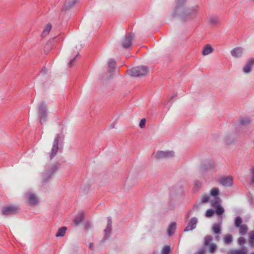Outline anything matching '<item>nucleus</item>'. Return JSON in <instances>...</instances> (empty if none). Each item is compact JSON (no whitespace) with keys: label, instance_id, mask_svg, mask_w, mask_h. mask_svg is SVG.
<instances>
[{"label":"nucleus","instance_id":"nucleus-23","mask_svg":"<svg viewBox=\"0 0 254 254\" xmlns=\"http://www.w3.org/2000/svg\"><path fill=\"white\" fill-rule=\"evenodd\" d=\"M116 62L113 59H111L108 61V68L110 72H112L115 68Z\"/></svg>","mask_w":254,"mask_h":254},{"label":"nucleus","instance_id":"nucleus-31","mask_svg":"<svg viewBox=\"0 0 254 254\" xmlns=\"http://www.w3.org/2000/svg\"><path fill=\"white\" fill-rule=\"evenodd\" d=\"M224 241L225 244H229L233 241V237L231 235L228 234L225 236Z\"/></svg>","mask_w":254,"mask_h":254},{"label":"nucleus","instance_id":"nucleus-18","mask_svg":"<svg viewBox=\"0 0 254 254\" xmlns=\"http://www.w3.org/2000/svg\"><path fill=\"white\" fill-rule=\"evenodd\" d=\"M248 249L245 246H242L239 250H232L229 251L228 254H247Z\"/></svg>","mask_w":254,"mask_h":254},{"label":"nucleus","instance_id":"nucleus-45","mask_svg":"<svg viewBox=\"0 0 254 254\" xmlns=\"http://www.w3.org/2000/svg\"><path fill=\"white\" fill-rule=\"evenodd\" d=\"M85 227L86 229H89L90 228H91V225L90 223L87 222L86 223Z\"/></svg>","mask_w":254,"mask_h":254},{"label":"nucleus","instance_id":"nucleus-51","mask_svg":"<svg viewBox=\"0 0 254 254\" xmlns=\"http://www.w3.org/2000/svg\"><path fill=\"white\" fill-rule=\"evenodd\" d=\"M190 211L187 214V218H188L190 216Z\"/></svg>","mask_w":254,"mask_h":254},{"label":"nucleus","instance_id":"nucleus-38","mask_svg":"<svg viewBox=\"0 0 254 254\" xmlns=\"http://www.w3.org/2000/svg\"><path fill=\"white\" fill-rule=\"evenodd\" d=\"M209 201V196L206 195H203L201 196V203H204L208 202Z\"/></svg>","mask_w":254,"mask_h":254},{"label":"nucleus","instance_id":"nucleus-43","mask_svg":"<svg viewBox=\"0 0 254 254\" xmlns=\"http://www.w3.org/2000/svg\"><path fill=\"white\" fill-rule=\"evenodd\" d=\"M194 186L197 188H199L201 186V183L199 181L196 180L194 182Z\"/></svg>","mask_w":254,"mask_h":254},{"label":"nucleus","instance_id":"nucleus-47","mask_svg":"<svg viewBox=\"0 0 254 254\" xmlns=\"http://www.w3.org/2000/svg\"><path fill=\"white\" fill-rule=\"evenodd\" d=\"M41 72L42 74H46L47 72V70L46 68H44L42 69Z\"/></svg>","mask_w":254,"mask_h":254},{"label":"nucleus","instance_id":"nucleus-24","mask_svg":"<svg viewBox=\"0 0 254 254\" xmlns=\"http://www.w3.org/2000/svg\"><path fill=\"white\" fill-rule=\"evenodd\" d=\"M51 28H52V25L51 24L49 23V24H47V25L46 26V27H45V28L43 30V31L41 34V36L42 37H44L46 36L49 34L50 30H51Z\"/></svg>","mask_w":254,"mask_h":254},{"label":"nucleus","instance_id":"nucleus-15","mask_svg":"<svg viewBox=\"0 0 254 254\" xmlns=\"http://www.w3.org/2000/svg\"><path fill=\"white\" fill-rule=\"evenodd\" d=\"M112 221L111 217H108L107 218V225L106 228L104 230L105 236L104 239H107L109 237V235L111 232L112 230Z\"/></svg>","mask_w":254,"mask_h":254},{"label":"nucleus","instance_id":"nucleus-17","mask_svg":"<svg viewBox=\"0 0 254 254\" xmlns=\"http://www.w3.org/2000/svg\"><path fill=\"white\" fill-rule=\"evenodd\" d=\"M236 139V135L233 133L227 134L225 136L224 141L228 145L234 143Z\"/></svg>","mask_w":254,"mask_h":254},{"label":"nucleus","instance_id":"nucleus-32","mask_svg":"<svg viewBox=\"0 0 254 254\" xmlns=\"http://www.w3.org/2000/svg\"><path fill=\"white\" fill-rule=\"evenodd\" d=\"M209 249L208 252L210 253H214L217 249V245L214 243H210L208 244Z\"/></svg>","mask_w":254,"mask_h":254},{"label":"nucleus","instance_id":"nucleus-33","mask_svg":"<svg viewBox=\"0 0 254 254\" xmlns=\"http://www.w3.org/2000/svg\"><path fill=\"white\" fill-rule=\"evenodd\" d=\"M219 193V190L218 188H213L210 191V194L214 196L215 200H216V197H218V195Z\"/></svg>","mask_w":254,"mask_h":254},{"label":"nucleus","instance_id":"nucleus-4","mask_svg":"<svg viewBox=\"0 0 254 254\" xmlns=\"http://www.w3.org/2000/svg\"><path fill=\"white\" fill-rule=\"evenodd\" d=\"M148 72V68L145 66H136L128 70L127 74L133 77H140L146 74Z\"/></svg>","mask_w":254,"mask_h":254},{"label":"nucleus","instance_id":"nucleus-29","mask_svg":"<svg viewBox=\"0 0 254 254\" xmlns=\"http://www.w3.org/2000/svg\"><path fill=\"white\" fill-rule=\"evenodd\" d=\"M249 235L250 245L252 247H254V231H251Z\"/></svg>","mask_w":254,"mask_h":254},{"label":"nucleus","instance_id":"nucleus-1","mask_svg":"<svg viewBox=\"0 0 254 254\" xmlns=\"http://www.w3.org/2000/svg\"><path fill=\"white\" fill-rule=\"evenodd\" d=\"M186 0H178L173 16H180L183 21H187L194 18L197 14L198 6L195 5L190 8H183Z\"/></svg>","mask_w":254,"mask_h":254},{"label":"nucleus","instance_id":"nucleus-40","mask_svg":"<svg viewBox=\"0 0 254 254\" xmlns=\"http://www.w3.org/2000/svg\"><path fill=\"white\" fill-rule=\"evenodd\" d=\"M78 55H79V53H77L74 58L70 59L69 62L68 64V66L69 67H71L72 66V64H73V63L75 62L76 57H77L78 56Z\"/></svg>","mask_w":254,"mask_h":254},{"label":"nucleus","instance_id":"nucleus-5","mask_svg":"<svg viewBox=\"0 0 254 254\" xmlns=\"http://www.w3.org/2000/svg\"><path fill=\"white\" fill-rule=\"evenodd\" d=\"M175 153L172 151H157L152 154V158L156 160H161L173 158Z\"/></svg>","mask_w":254,"mask_h":254},{"label":"nucleus","instance_id":"nucleus-12","mask_svg":"<svg viewBox=\"0 0 254 254\" xmlns=\"http://www.w3.org/2000/svg\"><path fill=\"white\" fill-rule=\"evenodd\" d=\"M211 202L212 203V206L216 208V211L217 214L218 215H222L224 212V209L220 205L221 198L219 197H216L215 200L214 201L211 200Z\"/></svg>","mask_w":254,"mask_h":254},{"label":"nucleus","instance_id":"nucleus-2","mask_svg":"<svg viewBox=\"0 0 254 254\" xmlns=\"http://www.w3.org/2000/svg\"><path fill=\"white\" fill-rule=\"evenodd\" d=\"M64 138V135L63 133L56 134L53 141L51 152L49 153V157L51 159H52L57 155L60 146L63 144Z\"/></svg>","mask_w":254,"mask_h":254},{"label":"nucleus","instance_id":"nucleus-49","mask_svg":"<svg viewBox=\"0 0 254 254\" xmlns=\"http://www.w3.org/2000/svg\"><path fill=\"white\" fill-rule=\"evenodd\" d=\"M134 179V177H133V176H130V177H127V182H128L129 181H130V180H132V179Z\"/></svg>","mask_w":254,"mask_h":254},{"label":"nucleus","instance_id":"nucleus-27","mask_svg":"<svg viewBox=\"0 0 254 254\" xmlns=\"http://www.w3.org/2000/svg\"><path fill=\"white\" fill-rule=\"evenodd\" d=\"M238 227L239 228L240 233L242 235H244L247 233L248 228V226L246 224H242Z\"/></svg>","mask_w":254,"mask_h":254},{"label":"nucleus","instance_id":"nucleus-25","mask_svg":"<svg viewBox=\"0 0 254 254\" xmlns=\"http://www.w3.org/2000/svg\"><path fill=\"white\" fill-rule=\"evenodd\" d=\"M84 220V215L83 213L79 214L73 220L76 225H79Z\"/></svg>","mask_w":254,"mask_h":254},{"label":"nucleus","instance_id":"nucleus-37","mask_svg":"<svg viewBox=\"0 0 254 254\" xmlns=\"http://www.w3.org/2000/svg\"><path fill=\"white\" fill-rule=\"evenodd\" d=\"M214 213V211L212 209H209L206 210L205 212V216L207 217H210L212 216Z\"/></svg>","mask_w":254,"mask_h":254},{"label":"nucleus","instance_id":"nucleus-50","mask_svg":"<svg viewBox=\"0 0 254 254\" xmlns=\"http://www.w3.org/2000/svg\"><path fill=\"white\" fill-rule=\"evenodd\" d=\"M93 247V244L92 243H90L89 245V248L90 249H92Z\"/></svg>","mask_w":254,"mask_h":254},{"label":"nucleus","instance_id":"nucleus-44","mask_svg":"<svg viewBox=\"0 0 254 254\" xmlns=\"http://www.w3.org/2000/svg\"><path fill=\"white\" fill-rule=\"evenodd\" d=\"M199 204H195L193 205V206L192 207V210H197L198 209H199Z\"/></svg>","mask_w":254,"mask_h":254},{"label":"nucleus","instance_id":"nucleus-48","mask_svg":"<svg viewBox=\"0 0 254 254\" xmlns=\"http://www.w3.org/2000/svg\"><path fill=\"white\" fill-rule=\"evenodd\" d=\"M251 175H254V166H253L250 169Z\"/></svg>","mask_w":254,"mask_h":254},{"label":"nucleus","instance_id":"nucleus-46","mask_svg":"<svg viewBox=\"0 0 254 254\" xmlns=\"http://www.w3.org/2000/svg\"><path fill=\"white\" fill-rule=\"evenodd\" d=\"M250 184H254V176H252L250 179Z\"/></svg>","mask_w":254,"mask_h":254},{"label":"nucleus","instance_id":"nucleus-20","mask_svg":"<svg viewBox=\"0 0 254 254\" xmlns=\"http://www.w3.org/2000/svg\"><path fill=\"white\" fill-rule=\"evenodd\" d=\"M77 0H66L64 5V8L65 10L68 9L73 6Z\"/></svg>","mask_w":254,"mask_h":254},{"label":"nucleus","instance_id":"nucleus-6","mask_svg":"<svg viewBox=\"0 0 254 254\" xmlns=\"http://www.w3.org/2000/svg\"><path fill=\"white\" fill-rule=\"evenodd\" d=\"M38 115L41 124H43L46 121L47 119V105L45 103L42 102L39 104Z\"/></svg>","mask_w":254,"mask_h":254},{"label":"nucleus","instance_id":"nucleus-8","mask_svg":"<svg viewBox=\"0 0 254 254\" xmlns=\"http://www.w3.org/2000/svg\"><path fill=\"white\" fill-rule=\"evenodd\" d=\"M19 208L17 206L10 205L4 207L2 210V214L4 215H9L18 212Z\"/></svg>","mask_w":254,"mask_h":254},{"label":"nucleus","instance_id":"nucleus-42","mask_svg":"<svg viewBox=\"0 0 254 254\" xmlns=\"http://www.w3.org/2000/svg\"><path fill=\"white\" fill-rule=\"evenodd\" d=\"M51 179V176H44L43 178V183H46Z\"/></svg>","mask_w":254,"mask_h":254},{"label":"nucleus","instance_id":"nucleus-10","mask_svg":"<svg viewBox=\"0 0 254 254\" xmlns=\"http://www.w3.org/2000/svg\"><path fill=\"white\" fill-rule=\"evenodd\" d=\"M212 236L211 235H207L204 237V242L202 245L201 248H200L195 253V254H205L206 250L205 247L208 246L209 243H210L212 240Z\"/></svg>","mask_w":254,"mask_h":254},{"label":"nucleus","instance_id":"nucleus-21","mask_svg":"<svg viewBox=\"0 0 254 254\" xmlns=\"http://www.w3.org/2000/svg\"><path fill=\"white\" fill-rule=\"evenodd\" d=\"M213 51V49L212 47L208 45H206L203 47L202 51V54L204 56L208 55L212 53Z\"/></svg>","mask_w":254,"mask_h":254},{"label":"nucleus","instance_id":"nucleus-41","mask_svg":"<svg viewBox=\"0 0 254 254\" xmlns=\"http://www.w3.org/2000/svg\"><path fill=\"white\" fill-rule=\"evenodd\" d=\"M146 123V119H142L141 120L140 123H139V127L141 128H143L145 127Z\"/></svg>","mask_w":254,"mask_h":254},{"label":"nucleus","instance_id":"nucleus-9","mask_svg":"<svg viewBox=\"0 0 254 254\" xmlns=\"http://www.w3.org/2000/svg\"><path fill=\"white\" fill-rule=\"evenodd\" d=\"M134 37V34L131 33L126 35L122 42V45L124 48L127 49L131 47L132 45V41Z\"/></svg>","mask_w":254,"mask_h":254},{"label":"nucleus","instance_id":"nucleus-34","mask_svg":"<svg viewBox=\"0 0 254 254\" xmlns=\"http://www.w3.org/2000/svg\"><path fill=\"white\" fill-rule=\"evenodd\" d=\"M171 252V248L170 246L166 245L163 247L161 251V254H169Z\"/></svg>","mask_w":254,"mask_h":254},{"label":"nucleus","instance_id":"nucleus-19","mask_svg":"<svg viewBox=\"0 0 254 254\" xmlns=\"http://www.w3.org/2000/svg\"><path fill=\"white\" fill-rule=\"evenodd\" d=\"M176 223L175 222H172L169 225L168 229H167V234L169 236H172L176 230Z\"/></svg>","mask_w":254,"mask_h":254},{"label":"nucleus","instance_id":"nucleus-7","mask_svg":"<svg viewBox=\"0 0 254 254\" xmlns=\"http://www.w3.org/2000/svg\"><path fill=\"white\" fill-rule=\"evenodd\" d=\"M214 168V163L212 159H204L201 162L199 166V169L201 171L213 170Z\"/></svg>","mask_w":254,"mask_h":254},{"label":"nucleus","instance_id":"nucleus-28","mask_svg":"<svg viewBox=\"0 0 254 254\" xmlns=\"http://www.w3.org/2000/svg\"><path fill=\"white\" fill-rule=\"evenodd\" d=\"M213 232L214 234L221 233V226L219 224H214L212 227Z\"/></svg>","mask_w":254,"mask_h":254},{"label":"nucleus","instance_id":"nucleus-30","mask_svg":"<svg viewBox=\"0 0 254 254\" xmlns=\"http://www.w3.org/2000/svg\"><path fill=\"white\" fill-rule=\"evenodd\" d=\"M209 22L212 25H216L219 22V18L218 16H211L209 18Z\"/></svg>","mask_w":254,"mask_h":254},{"label":"nucleus","instance_id":"nucleus-22","mask_svg":"<svg viewBox=\"0 0 254 254\" xmlns=\"http://www.w3.org/2000/svg\"><path fill=\"white\" fill-rule=\"evenodd\" d=\"M67 230V228L66 227H61L58 231V232L56 234V236L57 237H64L65 234V232Z\"/></svg>","mask_w":254,"mask_h":254},{"label":"nucleus","instance_id":"nucleus-16","mask_svg":"<svg viewBox=\"0 0 254 254\" xmlns=\"http://www.w3.org/2000/svg\"><path fill=\"white\" fill-rule=\"evenodd\" d=\"M254 64V58L250 59L246 64L243 68V71L245 73H249L251 71L253 65Z\"/></svg>","mask_w":254,"mask_h":254},{"label":"nucleus","instance_id":"nucleus-3","mask_svg":"<svg viewBox=\"0 0 254 254\" xmlns=\"http://www.w3.org/2000/svg\"><path fill=\"white\" fill-rule=\"evenodd\" d=\"M24 199L26 203L29 206H36L40 203V198L38 195L31 190H28L25 192Z\"/></svg>","mask_w":254,"mask_h":254},{"label":"nucleus","instance_id":"nucleus-13","mask_svg":"<svg viewBox=\"0 0 254 254\" xmlns=\"http://www.w3.org/2000/svg\"><path fill=\"white\" fill-rule=\"evenodd\" d=\"M197 223H198V219L196 217H194L191 218L189 221L188 225H187V227L185 228L184 231L188 232V231L193 230V229H194L196 228Z\"/></svg>","mask_w":254,"mask_h":254},{"label":"nucleus","instance_id":"nucleus-26","mask_svg":"<svg viewBox=\"0 0 254 254\" xmlns=\"http://www.w3.org/2000/svg\"><path fill=\"white\" fill-rule=\"evenodd\" d=\"M251 121L249 118H242L239 121V124L241 126H245L249 125Z\"/></svg>","mask_w":254,"mask_h":254},{"label":"nucleus","instance_id":"nucleus-36","mask_svg":"<svg viewBox=\"0 0 254 254\" xmlns=\"http://www.w3.org/2000/svg\"><path fill=\"white\" fill-rule=\"evenodd\" d=\"M242 223V218H241L240 216H237L236 218H235V226L236 227H238L240 226H241V224Z\"/></svg>","mask_w":254,"mask_h":254},{"label":"nucleus","instance_id":"nucleus-14","mask_svg":"<svg viewBox=\"0 0 254 254\" xmlns=\"http://www.w3.org/2000/svg\"><path fill=\"white\" fill-rule=\"evenodd\" d=\"M244 49L241 47H237L231 51V54L232 57L236 58L241 57L243 54Z\"/></svg>","mask_w":254,"mask_h":254},{"label":"nucleus","instance_id":"nucleus-52","mask_svg":"<svg viewBox=\"0 0 254 254\" xmlns=\"http://www.w3.org/2000/svg\"><path fill=\"white\" fill-rule=\"evenodd\" d=\"M215 239H216V240L217 241H219V236H216L215 237Z\"/></svg>","mask_w":254,"mask_h":254},{"label":"nucleus","instance_id":"nucleus-11","mask_svg":"<svg viewBox=\"0 0 254 254\" xmlns=\"http://www.w3.org/2000/svg\"><path fill=\"white\" fill-rule=\"evenodd\" d=\"M219 182L225 187H231L233 185V179L231 176H223L219 180Z\"/></svg>","mask_w":254,"mask_h":254},{"label":"nucleus","instance_id":"nucleus-35","mask_svg":"<svg viewBox=\"0 0 254 254\" xmlns=\"http://www.w3.org/2000/svg\"><path fill=\"white\" fill-rule=\"evenodd\" d=\"M60 165L59 164L52 165L50 168L49 172L50 174H53L59 169Z\"/></svg>","mask_w":254,"mask_h":254},{"label":"nucleus","instance_id":"nucleus-53","mask_svg":"<svg viewBox=\"0 0 254 254\" xmlns=\"http://www.w3.org/2000/svg\"><path fill=\"white\" fill-rule=\"evenodd\" d=\"M111 127L112 128H114L115 127V125H111Z\"/></svg>","mask_w":254,"mask_h":254},{"label":"nucleus","instance_id":"nucleus-39","mask_svg":"<svg viewBox=\"0 0 254 254\" xmlns=\"http://www.w3.org/2000/svg\"><path fill=\"white\" fill-rule=\"evenodd\" d=\"M246 241L245 238H244L243 237H240L238 239V243L240 246H242V245L245 244L246 243Z\"/></svg>","mask_w":254,"mask_h":254}]
</instances>
